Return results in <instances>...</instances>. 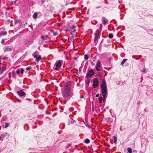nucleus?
<instances>
[{
  "mask_svg": "<svg viewBox=\"0 0 153 153\" xmlns=\"http://www.w3.org/2000/svg\"><path fill=\"white\" fill-rule=\"evenodd\" d=\"M32 68V67H31V66H29V67H27L26 68V70H27V71H29L30 70V69H31Z\"/></svg>",
  "mask_w": 153,
  "mask_h": 153,
  "instance_id": "nucleus-26",
  "label": "nucleus"
},
{
  "mask_svg": "<svg viewBox=\"0 0 153 153\" xmlns=\"http://www.w3.org/2000/svg\"><path fill=\"white\" fill-rule=\"evenodd\" d=\"M12 48L11 47H6L4 51L5 52L10 51L12 50Z\"/></svg>",
  "mask_w": 153,
  "mask_h": 153,
  "instance_id": "nucleus-14",
  "label": "nucleus"
},
{
  "mask_svg": "<svg viewBox=\"0 0 153 153\" xmlns=\"http://www.w3.org/2000/svg\"><path fill=\"white\" fill-rule=\"evenodd\" d=\"M113 37V35L112 34H110L108 35V37L110 39H112Z\"/></svg>",
  "mask_w": 153,
  "mask_h": 153,
  "instance_id": "nucleus-23",
  "label": "nucleus"
},
{
  "mask_svg": "<svg viewBox=\"0 0 153 153\" xmlns=\"http://www.w3.org/2000/svg\"><path fill=\"white\" fill-rule=\"evenodd\" d=\"M102 97H100L99 99V103H101L102 102Z\"/></svg>",
  "mask_w": 153,
  "mask_h": 153,
  "instance_id": "nucleus-21",
  "label": "nucleus"
},
{
  "mask_svg": "<svg viewBox=\"0 0 153 153\" xmlns=\"http://www.w3.org/2000/svg\"><path fill=\"white\" fill-rule=\"evenodd\" d=\"M99 84V80L97 78H96L94 79L93 82V87L96 88L97 87Z\"/></svg>",
  "mask_w": 153,
  "mask_h": 153,
  "instance_id": "nucleus-4",
  "label": "nucleus"
},
{
  "mask_svg": "<svg viewBox=\"0 0 153 153\" xmlns=\"http://www.w3.org/2000/svg\"><path fill=\"white\" fill-rule=\"evenodd\" d=\"M37 52V51H36L33 54V56L34 58H36V61L38 62L41 59V56H39L38 57Z\"/></svg>",
  "mask_w": 153,
  "mask_h": 153,
  "instance_id": "nucleus-7",
  "label": "nucleus"
},
{
  "mask_svg": "<svg viewBox=\"0 0 153 153\" xmlns=\"http://www.w3.org/2000/svg\"><path fill=\"white\" fill-rule=\"evenodd\" d=\"M94 74V72L93 69H91L87 72L86 77L87 78L91 77Z\"/></svg>",
  "mask_w": 153,
  "mask_h": 153,
  "instance_id": "nucleus-3",
  "label": "nucleus"
},
{
  "mask_svg": "<svg viewBox=\"0 0 153 153\" xmlns=\"http://www.w3.org/2000/svg\"><path fill=\"white\" fill-rule=\"evenodd\" d=\"M74 8H72V9H69V10H74Z\"/></svg>",
  "mask_w": 153,
  "mask_h": 153,
  "instance_id": "nucleus-33",
  "label": "nucleus"
},
{
  "mask_svg": "<svg viewBox=\"0 0 153 153\" xmlns=\"http://www.w3.org/2000/svg\"><path fill=\"white\" fill-rule=\"evenodd\" d=\"M73 36V37H75V36H74V35H73V36ZM75 36L76 37V36Z\"/></svg>",
  "mask_w": 153,
  "mask_h": 153,
  "instance_id": "nucleus-34",
  "label": "nucleus"
},
{
  "mask_svg": "<svg viewBox=\"0 0 153 153\" xmlns=\"http://www.w3.org/2000/svg\"><path fill=\"white\" fill-rule=\"evenodd\" d=\"M95 58H96V57H94V59H95Z\"/></svg>",
  "mask_w": 153,
  "mask_h": 153,
  "instance_id": "nucleus-36",
  "label": "nucleus"
},
{
  "mask_svg": "<svg viewBox=\"0 0 153 153\" xmlns=\"http://www.w3.org/2000/svg\"><path fill=\"white\" fill-rule=\"evenodd\" d=\"M9 126V123H5V128H7Z\"/></svg>",
  "mask_w": 153,
  "mask_h": 153,
  "instance_id": "nucleus-25",
  "label": "nucleus"
},
{
  "mask_svg": "<svg viewBox=\"0 0 153 153\" xmlns=\"http://www.w3.org/2000/svg\"><path fill=\"white\" fill-rule=\"evenodd\" d=\"M4 42V40L3 39H2L1 41V43L2 44Z\"/></svg>",
  "mask_w": 153,
  "mask_h": 153,
  "instance_id": "nucleus-29",
  "label": "nucleus"
},
{
  "mask_svg": "<svg viewBox=\"0 0 153 153\" xmlns=\"http://www.w3.org/2000/svg\"><path fill=\"white\" fill-rule=\"evenodd\" d=\"M6 69V67L5 66L3 65L2 67L0 68V72L1 74L4 71H5Z\"/></svg>",
  "mask_w": 153,
  "mask_h": 153,
  "instance_id": "nucleus-11",
  "label": "nucleus"
},
{
  "mask_svg": "<svg viewBox=\"0 0 153 153\" xmlns=\"http://www.w3.org/2000/svg\"><path fill=\"white\" fill-rule=\"evenodd\" d=\"M1 61H0V65H1Z\"/></svg>",
  "mask_w": 153,
  "mask_h": 153,
  "instance_id": "nucleus-35",
  "label": "nucleus"
},
{
  "mask_svg": "<svg viewBox=\"0 0 153 153\" xmlns=\"http://www.w3.org/2000/svg\"><path fill=\"white\" fill-rule=\"evenodd\" d=\"M127 60V59H123V60L121 62V64L122 65H123L125 62H126V61Z\"/></svg>",
  "mask_w": 153,
  "mask_h": 153,
  "instance_id": "nucleus-19",
  "label": "nucleus"
},
{
  "mask_svg": "<svg viewBox=\"0 0 153 153\" xmlns=\"http://www.w3.org/2000/svg\"><path fill=\"white\" fill-rule=\"evenodd\" d=\"M85 142L86 143H88L90 142V140L88 139H87L85 140Z\"/></svg>",
  "mask_w": 153,
  "mask_h": 153,
  "instance_id": "nucleus-24",
  "label": "nucleus"
},
{
  "mask_svg": "<svg viewBox=\"0 0 153 153\" xmlns=\"http://www.w3.org/2000/svg\"><path fill=\"white\" fill-rule=\"evenodd\" d=\"M113 139L114 143H116L117 141V138L116 136H113Z\"/></svg>",
  "mask_w": 153,
  "mask_h": 153,
  "instance_id": "nucleus-20",
  "label": "nucleus"
},
{
  "mask_svg": "<svg viewBox=\"0 0 153 153\" xmlns=\"http://www.w3.org/2000/svg\"><path fill=\"white\" fill-rule=\"evenodd\" d=\"M101 87L102 88V92L103 97V101H104L105 100V96L107 92L106 83L104 80H103L102 82Z\"/></svg>",
  "mask_w": 153,
  "mask_h": 153,
  "instance_id": "nucleus-2",
  "label": "nucleus"
},
{
  "mask_svg": "<svg viewBox=\"0 0 153 153\" xmlns=\"http://www.w3.org/2000/svg\"><path fill=\"white\" fill-rule=\"evenodd\" d=\"M48 37V36L46 35L45 36H41V38L43 40H45Z\"/></svg>",
  "mask_w": 153,
  "mask_h": 153,
  "instance_id": "nucleus-16",
  "label": "nucleus"
},
{
  "mask_svg": "<svg viewBox=\"0 0 153 153\" xmlns=\"http://www.w3.org/2000/svg\"><path fill=\"white\" fill-rule=\"evenodd\" d=\"M145 71H146L145 68H144V69L143 70H142L141 71H143V72H145Z\"/></svg>",
  "mask_w": 153,
  "mask_h": 153,
  "instance_id": "nucleus-30",
  "label": "nucleus"
},
{
  "mask_svg": "<svg viewBox=\"0 0 153 153\" xmlns=\"http://www.w3.org/2000/svg\"><path fill=\"white\" fill-rule=\"evenodd\" d=\"M76 27L74 25L70 27L69 30L68 31L71 33V34H73L75 33L76 31Z\"/></svg>",
  "mask_w": 153,
  "mask_h": 153,
  "instance_id": "nucleus-6",
  "label": "nucleus"
},
{
  "mask_svg": "<svg viewBox=\"0 0 153 153\" xmlns=\"http://www.w3.org/2000/svg\"><path fill=\"white\" fill-rule=\"evenodd\" d=\"M100 33L99 30L97 29L95 33V39H98L100 37Z\"/></svg>",
  "mask_w": 153,
  "mask_h": 153,
  "instance_id": "nucleus-10",
  "label": "nucleus"
},
{
  "mask_svg": "<svg viewBox=\"0 0 153 153\" xmlns=\"http://www.w3.org/2000/svg\"><path fill=\"white\" fill-rule=\"evenodd\" d=\"M62 65V63L61 61L59 60L58 62L56 63V67L55 69L56 70H58L61 67Z\"/></svg>",
  "mask_w": 153,
  "mask_h": 153,
  "instance_id": "nucleus-5",
  "label": "nucleus"
},
{
  "mask_svg": "<svg viewBox=\"0 0 153 153\" xmlns=\"http://www.w3.org/2000/svg\"><path fill=\"white\" fill-rule=\"evenodd\" d=\"M6 59V58L4 57V58H3V59L4 60H5Z\"/></svg>",
  "mask_w": 153,
  "mask_h": 153,
  "instance_id": "nucleus-31",
  "label": "nucleus"
},
{
  "mask_svg": "<svg viewBox=\"0 0 153 153\" xmlns=\"http://www.w3.org/2000/svg\"><path fill=\"white\" fill-rule=\"evenodd\" d=\"M7 34V32L6 31H4L1 32L0 33V35H6Z\"/></svg>",
  "mask_w": 153,
  "mask_h": 153,
  "instance_id": "nucleus-17",
  "label": "nucleus"
},
{
  "mask_svg": "<svg viewBox=\"0 0 153 153\" xmlns=\"http://www.w3.org/2000/svg\"><path fill=\"white\" fill-rule=\"evenodd\" d=\"M91 64L93 66H94L95 65V64L93 62H91Z\"/></svg>",
  "mask_w": 153,
  "mask_h": 153,
  "instance_id": "nucleus-28",
  "label": "nucleus"
},
{
  "mask_svg": "<svg viewBox=\"0 0 153 153\" xmlns=\"http://www.w3.org/2000/svg\"><path fill=\"white\" fill-rule=\"evenodd\" d=\"M99 94H97L96 95V97H98L99 96Z\"/></svg>",
  "mask_w": 153,
  "mask_h": 153,
  "instance_id": "nucleus-27",
  "label": "nucleus"
},
{
  "mask_svg": "<svg viewBox=\"0 0 153 153\" xmlns=\"http://www.w3.org/2000/svg\"><path fill=\"white\" fill-rule=\"evenodd\" d=\"M127 150L129 153H132V150H131V149L130 148H128L127 149Z\"/></svg>",
  "mask_w": 153,
  "mask_h": 153,
  "instance_id": "nucleus-18",
  "label": "nucleus"
},
{
  "mask_svg": "<svg viewBox=\"0 0 153 153\" xmlns=\"http://www.w3.org/2000/svg\"><path fill=\"white\" fill-rule=\"evenodd\" d=\"M71 86V82H68L65 84L62 90V94L65 103L70 100L73 95V92L70 89Z\"/></svg>",
  "mask_w": 153,
  "mask_h": 153,
  "instance_id": "nucleus-1",
  "label": "nucleus"
},
{
  "mask_svg": "<svg viewBox=\"0 0 153 153\" xmlns=\"http://www.w3.org/2000/svg\"><path fill=\"white\" fill-rule=\"evenodd\" d=\"M102 67L101 64L100 62L99 61L97 62L96 66V70L97 71H101L100 68Z\"/></svg>",
  "mask_w": 153,
  "mask_h": 153,
  "instance_id": "nucleus-9",
  "label": "nucleus"
},
{
  "mask_svg": "<svg viewBox=\"0 0 153 153\" xmlns=\"http://www.w3.org/2000/svg\"><path fill=\"white\" fill-rule=\"evenodd\" d=\"M38 13H37L35 12L33 15V17L34 19H36L37 17Z\"/></svg>",
  "mask_w": 153,
  "mask_h": 153,
  "instance_id": "nucleus-15",
  "label": "nucleus"
},
{
  "mask_svg": "<svg viewBox=\"0 0 153 153\" xmlns=\"http://www.w3.org/2000/svg\"><path fill=\"white\" fill-rule=\"evenodd\" d=\"M24 72V70L22 68L21 70H19L18 69L16 71L17 74H19L20 73H21V74H22Z\"/></svg>",
  "mask_w": 153,
  "mask_h": 153,
  "instance_id": "nucleus-12",
  "label": "nucleus"
},
{
  "mask_svg": "<svg viewBox=\"0 0 153 153\" xmlns=\"http://www.w3.org/2000/svg\"><path fill=\"white\" fill-rule=\"evenodd\" d=\"M84 59L86 60H87L88 59V56L87 55H85L84 56Z\"/></svg>",
  "mask_w": 153,
  "mask_h": 153,
  "instance_id": "nucleus-22",
  "label": "nucleus"
},
{
  "mask_svg": "<svg viewBox=\"0 0 153 153\" xmlns=\"http://www.w3.org/2000/svg\"><path fill=\"white\" fill-rule=\"evenodd\" d=\"M16 93L20 97H23L25 96V93L22 90L18 91Z\"/></svg>",
  "mask_w": 153,
  "mask_h": 153,
  "instance_id": "nucleus-8",
  "label": "nucleus"
},
{
  "mask_svg": "<svg viewBox=\"0 0 153 153\" xmlns=\"http://www.w3.org/2000/svg\"><path fill=\"white\" fill-rule=\"evenodd\" d=\"M80 97L81 98H83V96H80Z\"/></svg>",
  "mask_w": 153,
  "mask_h": 153,
  "instance_id": "nucleus-32",
  "label": "nucleus"
},
{
  "mask_svg": "<svg viewBox=\"0 0 153 153\" xmlns=\"http://www.w3.org/2000/svg\"><path fill=\"white\" fill-rule=\"evenodd\" d=\"M102 23L103 24L105 25V24H106V23H107L108 20L106 19L103 17V18H102Z\"/></svg>",
  "mask_w": 153,
  "mask_h": 153,
  "instance_id": "nucleus-13",
  "label": "nucleus"
}]
</instances>
